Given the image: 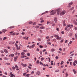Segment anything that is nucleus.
Instances as JSON below:
<instances>
[{
    "instance_id": "1",
    "label": "nucleus",
    "mask_w": 77,
    "mask_h": 77,
    "mask_svg": "<svg viewBox=\"0 0 77 77\" xmlns=\"http://www.w3.org/2000/svg\"><path fill=\"white\" fill-rule=\"evenodd\" d=\"M57 15H59V12H61V9L58 8L55 11L54 10H52L50 12V13H51L50 14V15H54V14L56 13V12H57Z\"/></svg>"
},
{
    "instance_id": "2",
    "label": "nucleus",
    "mask_w": 77,
    "mask_h": 77,
    "mask_svg": "<svg viewBox=\"0 0 77 77\" xmlns=\"http://www.w3.org/2000/svg\"><path fill=\"white\" fill-rule=\"evenodd\" d=\"M66 13V11H63L61 12L60 14V15H63L65 14Z\"/></svg>"
},
{
    "instance_id": "3",
    "label": "nucleus",
    "mask_w": 77,
    "mask_h": 77,
    "mask_svg": "<svg viewBox=\"0 0 77 77\" xmlns=\"http://www.w3.org/2000/svg\"><path fill=\"white\" fill-rule=\"evenodd\" d=\"M10 75H10V77H15V75H14V74H13L12 72H11L10 73Z\"/></svg>"
},
{
    "instance_id": "4",
    "label": "nucleus",
    "mask_w": 77,
    "mask_h": 77,
    "mask_svg": "<svg viewBox=\"0 0 77 77\" xmlns=\"http://www.w3.org/2000/svg\"><path fill=\"white\" fill-rule=\"evenodd\" d=\"M21 65L23 66V67H26L27 66V65L26 64H24L23 63H21Z\"/></svg>"
},
{
    "instance_id": "5",
    "label": "nucleus",
    "mask_w": 77,
    "mask_h": 77,
    "mask_svg": "<svg viewBox=\"0 0 77 77\" xmlns=\"http://www.w3.org/2000/svg\"><path fill=\"white\" fill-rule=\"evenodd\" d=\"M39 63V64L42 65L43 66H46V65H45V64H43V63H42L41 61Z\"/></svg>"
},
{
    "instance_id": "6",
    "label": "nucleus",
    "mask_w": 77,
    "mask_h": 77,
    "mask_svg": "<svg viewBox=\"0 0 77 77\" xmlns=\"http://www.w3.org/2000/svg\"><path fill=\"white\" fill-rule=\"evenodd\" d=\"M63 26H66V24L65 23V20H64L63 21Z\"/></svg>"
},
{
    "instance_id": "7",
    "label": "nucleus",
    "mask_w": 77,
    "mask_h": 77,
    "mask_svg": "<svg viewBox=\"0 0 77 77\" xmlns=\"http://www.w3.org/2000/svg\"><path fill=\"white\" fill-rule=\"evenodd\" d=\"M18 57L17 56L15 57H14V62H16V61H17V59H18Z\"/></svg>"
},
{
    "instance_id": "8",
    "label": "nucleus",
    "mask_w": 77,
    "mask_h": 77,
    "mask_svg": "<svg viewBox=\"0 0 77 77\" xmlns=\"http://www.w3.org/2000/svg\"><path fill=\"white\" fill-rule=\"evenodd\" d=\"M14 56H15V55H14V54H10L9 55V57H11H11H14Z\"/></svg>"
},
{
    "instance_id": "9",
    "label": "nucleus",
    "mask_w": 77,
    "mask_h": 77,
    "mask_svg": "<svg viewBox=\"0 0 77 77\" xmlns=\"http://www.w3.org/2000/svg\"><path fill=\"white\" fill-rule=\"evenodd\" d=\"M57 17H55L54 19V21L55 22V23H56L57 22Z\"/></svg>"
},
{
    "instance_id": "10",
    "label": "nucleus",
    "mask_w": 77,
    "mask_h": 77,
    "mask_svg": "<svg viewBox=\"0 0 77 77\" xmlns=\"http://www.w3.org/2000/svg\"><path fill=\"white\" fill-rule=\"evenodd\" d=\"M40 72H39V71H37L36 73V75H39L40 74Z\"/></svg>"
},
{
    "instance_id": "11",
    "label": "nucleus",
    "mask_w": 77,
    "mask_h": 77,
    "mask_svg": "<svg viewBox=\"0 0 77 77\" xmlns=\"http://www.w3.org/2000/svg\"><path fill=\"white\" fill-rule=\"evenodd\" d=\"M73 22L74 23V24L76 26H77V23L75 21V20H73Z\"/></svg>"
},
{
    "instance_id": "12",
    "label": "nucleus",
    "mask_w": 77,
    "mask_h": 77,
    "mask_svg": "<svg viewBox=\"0 0 77 77\" xmlns=\"http://www.w3.org/2000/svg\"><path fill=\"white\" fill-rule=\"evenodd\" d=\"M15 27V26H12L8 27V29H13Z\"/></svg>"
},
{
    "instance_id": "13",
    "label": "nucleus",
    "mask_w": 77,
    "mask_h": 77,
    "mask_svg": "<svg viewBox=\"0 0 77 77\" xmlns=\"http://www.w3.org/2000/svg\"><path fill=\"white\" fill-rule=\"evenodd\" d=\"M69 36L70 37L72 36V32L70 33L69 34Z\"/></svg>"
},
{
    "instance_id": "14",
    "label": "nucleus",
    "mask_w": 77,
    "mask_h": 77,
    "mask_svg": "<svg viewBox=\"0 0 77 77\" xmlns=\"http://www.w3.org/2000/svg\"><path fill=\"white\" fill-rule=\"evenodd\" d=\"M4 52H5V53H8V51H7V50L6 49H5L4 50Z\"/></svg>"
},
{
    "instance_id": "15",
    "label": "nucleus",
    "mask_w": 77,
    "mask_h": 77,
    "mask_svg": "<svg viewBox=\"0 0 77 77\" xmlns=\"http://www.w3.org/2000/svg\"><path fill=\"white\" fill-rule=\"evenodd\" d=\"M2 32H6V31H7V30L5 29H2Z\"/></svg>"
},
{
    "instance_id": "16",
    "label": "nucleus",
    "mask_w": 77,
    "mask_h": 77,
    "mask_svg": "<svg viewBox=\"0 0 77 77\" xmlns=\"http://www.w3.org/2000/svg\"><path fill=\"white\" fill-rule=\"evenodd\" d=\"M55 51V49L54 48H52L51 50V51L52 52H53V51Z\"/></svg>"
},
{
    "instance_id": "17",
    "label": "nucleus",
    "mask_w": 77,
    "mask_h": 77,
    "mask_svg": "<svg viewBox=\"0 0 77 77\" xmlns=\"http://www.w3.org/2000/svg\"><path fill=\"white\" fill-rule=\"evenodd\" d=\"M40 29H45V27L44 26H41L40 27Z\"/></svg>"
},
{
    "instance_id": "18",
    "label": "nucleus",
    "mask_w": 77,
    "mask_h": 77,
    "mask_svg": "<svg viewBox=\"0 0 77 77\" xmlns=\"http://www.w3.org/2000/svg\"><path fill=\"white\" fill-rule=\"evenodd\" d=\"M4 60H8V59H8V58H7L6 57H4Z\"/></svg>"
},
{
    "instance_id": "19",
    "label": "nucleus",
    "mask_w": 77,
    "mask_h": 77,
    "mask_svg": "<svg viewBox=\"0 0 77 77\" xmlns=\"http://www.w3.org/2000/svg\"><path fill=\"white\" fill-rule=\"evenodd\" d=\"M45 58L44 57H42L41 59V60L42 61V62L43 61V60H44Z\"/></svg>"
},
{
    "instance_id": "20",
    "label": "nucleus",
    "mask_w": 77,
    "mask_h": 77,
    "mask_svg": "<svg viewBox=\"0 0 77 77\" xmlns=\"http://www.w3.org/2000/svg\"><path fill=\"white\" fill-rule=\"evenodd\" d=\"M74 9V7H72L69 9V11H72V10H73Z\"/></svg>"
},
{
    "instance_id": "21",
    "label": "nucleus",
    "mask_w": 77,
    "mask_h": 77,
    "mask_svg": "<svg viewBox=\"0 0 77 77\" xmlns=\"http://www.w3.org/2000/svg\"><path fill=\"white\" fill-rule=\"evenodd\" d=\"M7 38H8L7 37H4L3 38V40L4 41H5V39H7Z\"/></svg>"
},
{
    "instance_id": "22",
    "label": "nucleus",
    "mask_w": 77,
    "mask_h": 77,
    "mask_svg": "<svg viewBox=\"0 0 77 77\" xmlns=\"http://www.w3.org/2000/svg\"><path fill=\"white\" fill-rule=\"evenodd\" d=\"M25 54V53H24V52H22L21 53V54L22 55V56H23L24 54Z\"/></svg>"
},
{
    "instance_id": "23",
    "label": "nucleus",
    "mask_w": 77,
    "mask_h": 77,
    "mask_svg": "<svg viewBox=\"0 0 77 77\" xmlns=\"http://www.w3.org/2000/svg\"><path fill=\"white\" fill-rule=\"evenodd\" d=\"M40 62H39V60H37L36 61V63L37 64L38 63H39Z\"/></svg>"
},
{
    "instance_id": "24",
    "label": "nucleus",
    "mask_w": 77,
    "mask_h": 77,
    "mask_svg": "<svg viewBox=\"0 0 77 77\" xmlns=\"http://www.w3.org/2000/svg\"><path fill=\"white\" fill-rule=\"evenodd\" d=\"M26 55H27L28 56H29L30 55V54L29 53H28L26 54Z\"/></svg>"
},
{
    "instance_id": "25",
    "label": "nucleus",
    "mask_w": 77,
    "mask_h": 77,
    "mask_svg": "<svg viewBox=\"0 0 77 77\" xmlns=\"http://www.w3.org/2000/svg\"><path fill=\"white\" fill-rule=\"evenodd\" d=\"M67 26L68 27H71V24H69V25H67Z\"/></svg>"
},
{
    "instance_id": "26",
    "label": "nucleus",
    "mask_w": 77,
    "mask_h": 77,
    "mask_svg": "<svg viewBox=\"0 0 77 77\" xmlns=\"http://www.w3.org/2000/svg\"><path fill=\"white\" fill-rule=\"evenodd\" d=\"M73 4V2H71L69 4V5H72Z\"/></svg>"
},
{
    "instance_id": "27",
    "label": "nucleus",
    "mask_w": 77,
    "mask_h": 77,
    "mask_svg": "<svg viewBox=\"0 0 77 77\" xmlns=\"http://www.w3.org/2000/svg\"><path fill=\"white\" fill-rule=\"evenodd\" d=\"M35 44H34L33 45H32L31 46L32 47V48H33V47H35Z\"/></svg>"
},
{
    "instance_id": "28",
    "label": "nucleus",
    "mask_w": 77,
    "mask_h": 77,
    "mask_svg": "<svg viewBox=\"0 0 77 77\" xmlns=\"http://www.w3.org/2000/svg\"><path fill=\"white\" fill-rule=\"evenodd\" d=\"M39 47L40 48H43V46L41 45H40Z\"/></svg>"
},
{
    "instance_id": "29",
    "label": "nucleus",
    "mask_w": 77,
    "mask_h": 77,
    "mask_svg": "<svg viewBox=\"0 0 77 77\" xmlns=\"http://www.w3.org/2000/svg\"><path fill=\"white\" fill-rule=\"evenodd\" d=\"M39 27V26H36L35 27V29H38Z\"/></svg>"
},
{
    "instance_id": "30",
    "label": "nucleus",
    "mask_w": 77,
    "mask_h": 77,
    "mask_svg": "<svg viewBox=\"0 0 77 77\" xmlns=\"http://www.w3.org/2000/svg\"><path fill=\"white\" fill-rule=\"evenodd\" d=\"M67 29H68V26H66L65 29V30H67Z\"/></svg>"
},
{
    "instance_id": "31",
    "label": "nucleus",
    "mask_w": 77,
    "mask_h": 77,
    "mask_svg": "<svg viewBox=\"0 0 77 77\" xmlns=\"http://www.w3.org/2000/svg\"><path fill=\"white\" fill-rule=\"evenodd\" d=\"M68 75V73L66 72V77Z\"/></svg>"
},
{
    "instance_id": "32",
    "label": "nucleus",
    "mask_w": 77,
    "mask_h": 77,
    "mask_svg": "<svg viewBox=\"0 0 77 77\" xmlns=\"http://www.w3.org/2000/svg\"><path fill=\"white\" fill-rule=\"evenodd\" d=\"M12 69H15V67L14 66H13L12 67Z\"/></svg>"
},
{
    "instance_id": "33",
    "label": "nucleus",
    "mask_w": 77,
    "mask_h": 77,
    "mask_svg": "<svg viewBox=\"0 0 77 77\" xmlns=\"http://www.w3.org/2000/svg\"><path fill=\"white\" fill-rule=\"evenodd\" d=\"M32 23H33V22L32 21H30L29 23V24H31Z\"/></svg>"
},
{
    "instance_id": "34",
    "label": "nucleus",
    "mask_w": 77,
    "mask_h": 77,
    "mask_svg": "<svg viewBox=\"0 0 77 77\" xmlns=\"http://www.w3.org/2000/svg\"><path fill=\"white\" fill-rule=\"evenodd\" d=\"M73 65L74 66H75V65H76V64H75V63L74 62L73 63Z\"/></svg>"
},
{
    "instance_id": "35",
    "label": "nucleus",
    "mask_w": 77,
    "mask_h": 77,
    "mask_svg": "<svg viewBox=\"0 0 77 77\" xmlns=\"http://www.w3.org/2000/svg\"><path fill=\"white\" fill-rule=\"evenodd\" d=\"M40 54L42 56V51H40Z\"/></svg>"
},
{
    "instance_id": "36",
    "label": "nucleus",
    "mask_w": 77,
    "mask_h": 77,
    "mask_svg": "<svg viewBox=\"0 0 77 77\" xmlns=\"http://www.w3.org/2000/svg\"><path fill=\"white\" fill-rule=\"evenodd\" d=\"M55 71L56 72H59L60 70H55Z\"/></svg>"
},
{
    "instance_id": "37",
    "label": "nucleus",
    "mask_w": 77,
    "mask_h": 77,
    "mask_svg": "<svg viewBox=\"0 0 77 77\" xmlns=\"http://www.w3.org/2000/svg\"><path fill=\"white\" fill-rule=\"evenodd\" d=\"M5 64H6V65H10V64L9 63H5Z\"/></svg>"
},
{
    "instance_id": "38",
    "label": "nucleus",
    "mask_w": 77,
    "mask_h": 77,
    "mask_svg": "<svg viewBox=\"0 0 77 77\" xmlns=\"http://www.w3.org/2000/svg\"><path fill=\"white\" fill-rule=\"evenodd\" d=\"M29 75H30V74H27L26 75V76H27V77H29Z\"/></svg>"
},
{
    "instance_id": "39",
    "label": "nucleus",
    "mask_w": 77,
    "mask_h": 77,
    "mask_svg": "<svg viewBox=\"0 0 77 77\" xmlns=\"http://www.w3.org/2000/svg\"><path fill=\"white\" fill-rule=\"evenodd\" d=\"M45 14H47V13H48V11H46L45 12Z\"/></svg>"
},
{
    "instance_id": "40",
    "label": "nucleus",
    "mask_w": 77,
    "mask_h": 77,
    "mask_svg": "<svg viewBox=\"0 0 77 77\" xmlns=\"http://www.w3.org/2000/svg\"><path fill=\"white\" fill-rule=\"evenodd\" d=\"M45 51H46V49H44V50H43L42 51V52H43V53H44V52H45Z\"/></svg>"
},
{
    "instance_id": "41",
    "label": "nucleus",
    "mask_w": 77,
    "mask_h": 77,
    "mask_svg": "<svg viewBox=\"0 0 77 77\" xmlns=\"http://www.w3.org/2000/svg\"><path fill=\"white\" fill-rule=\"evenodd\" d=\"M70 30V29L68 28L66 30V32H68V31H69Z\"/></svg>"
},
{
    "instance_id": "42",
    "label": "nucleus",
    "mask_w": 77,
    "mask_h": 77,
    "mask_svg": "<svg viewBox=\"0 0 77 77\" xmlns=\"http://www.w3.org/2000/svg\"><path fill=\"white\" fill-rule=\"evenodd\" d=\"M12 44V42L11 41L9 43V44Z\"/></svg>"
},
{
    "instance_id": "43",
    "label": "nucleus",
    "mask_w": 77,
    "mask_h": 77,
    "mask_svg": "<svg viewBox=\"0 0 77 77\" xmlns=\"http://www.w3.org/2000/svg\"><path fill=\"white\" fill-rule=\"evenodd\" d=\"M63 42V40H61L60 41V43H62V42Z\"/></svg>"
},
{
    "instance_id": "44",
    "label": "nucleus",
    "mask_w": 77,
    "mask_h": 77,
    "mask_svg": "<svg viewBox=\"0 0 77 77\" xmlns=\"http://www.w3.org/2000/svg\"><path fill=\"white\" fill-rule=\"evenodd\" d=\"M46 38L47 39H49V38H50V37H49V36H46Z\"/></svg>"
},
{
    "instance_id": "45",
    "label": "nucleus",
    "mask_w": 77,
    "mask_h": 77,
    "mask_svg": "<svg viewBox=\"0 0 77 77\" xmlns=\"http://www.w3.org/2000/svg\"><path fill=\"white\" fill-rule=\"evenodd\" d=\"M15 68L16 69L18 68V66L17 65L15 66Z\"/></svg>"
},
{
    "instance_id": "46",
    "label": "nucleus",
    "mask_w": 77,
    "mask_h": 77,
    "mask_svg": "<svg viewBox=\"0 0 77 77\" xmlns=\"http://www.w3.org/2000/svg\"><path fill=\"white\" fill-rule=\"evenodd\" d=\"M74 62H75V63H76V64H77V61L76 60H75L74 61Z\"/></svg>"
},
{
    "instance_id": "47",
    "label": "nucleus",
    "mask_w": 77,
    "mask_h": 77,
    "mask_svg": "<svg viewBox=\"0 0 77 77\" xmlns=\"http://www.w3.org/2000/svg\"><path fill=\"white\" fill-rule=\"evenodd\" d=\"M75 37L76 39H77V35L76 34H75Z\"/></svg>"
},
{
    "instance_id": "48",
    "label": "nucleus",
    "mask_w": 77,
    "mask_h": 77,
    "mask_svg": "<svg viewBox=\"0 0 77 77\" xmlns=\"http://www.w3.org/2000/svg\"><path fill=\"white\" fill-rule=\"evenodd\" d=\"M61 33L62 34H64V33H65L64 31H62Z\"/></svg>"
},
{
    "instance_id": "49",
    "label": "nucleus",
    "mask_w": 77,
    "mask_h": 77,
    "mask_svg": "<svg viewBox=\"0 0 77 77\" xmlns=\"http://www.w3.org/2000/svg\"><path fill=\"white\" fill-rule=\"evenodd\" d=\"M38 40L39 41H41V38H38Z\"/></svg>"
},
{
    "instance_id": "50",
    "label": "nucleus",
    "mask_w": 77,
    "mask_h": 77,
    "mask_svg": "<svg viewBox=\"0 0 77 77\" xmlns=\"http://www.w3.org/2000/svg\"><path fill=\"white\" fill-rule=\"evenodd\" d=\"M23 39H26V40H27V38L26 37H23Z\"/></svg>"
},
{
    "instance_id": "51",
    "label": "nucleus",
    "mask_w": 77,
    "mask_h": 77,
    "mask_svg": "<svg viewBox=\"0 0 77 77\" xmlns=\"http://www.w3.org/2000/svg\"><path fill=\"white\" fill-rule=\"evenodd\" d=\"M56 30L57 31H59V28H57L56 29Z\"/></svg>"
},
{
    "instance_id": "52",
    "label": "nucleus",
    "mask_w": 77,
    "mask_h": 77,
    "mask_svg": "<svg viewBox=\"0 0 77 77\" xmlns=\"http://www.w3.org/2000/svg\"><path fill=\"white\" fill-rule=\"evenodd\" d=\"M56 25V24L55 23H53L52 25V26L53 27V26H54Z\"/></svg>"
},
{
    "instance_id": "53",
    "label": "nucleus",
    "mask_w": 77,
    "mask_h": 77,
    "mask_svg": "<svg viewBox=\"0 0 77 77\" xmlns=\"http://www.w3.org/2000/svg\"><path fill=\"white\" fill-rule=\"evenodd\" d=\"M44 20H41V21H40V23H44Z\"/></svg>"
},
{
    "instance_id": "54",
    "label": "nucleus",
    "mask_w": 77,
    "mask_h": 77,
    "mask_svg": "<svg viewBox=\"0 0 77 77\" xmlns=\"http://www.w3.org/2000/svg\"><path fill=\"white\" fill-rule=\"evenodd\" d=\"M58 40L59 39V36H58L57 37V38H56Z\"/></svg>"
},
{
    "instance_id": "55",
    "label": "nucleus",
    "mask_w": 77,
    "mask_h": 77,
    "mask_svg": "<svg viewBox=\"0 0 77 77\" xmlns=\"http://www.w3.org/2000/svg\"><path fill=\"white\" fill-rule=\"evenodd\" d=\"M22 35H24L25 34V33H24V32H23L22 33H21Z\"/></svg>"
},
{
    "instance_id": "56",
    "label": "nucleus",
    "mask_w": 77,
    "mask_h": 77,
    "mask_svg": "<svg viewBox=\"0 0 77 77\" xmlns=\"http://www.w3.org/2000/svg\"><path fill=\"white\" fill-rule=\"evenodd\" d=\"M20 48H18V47L17 48V50H20Z\"/></svg>"
},
{
    "instance_id": "57",
    "label": "nucleus",
    "mask_w": 77,
    "mask_h": 77,
    "mask_svg": "<svg viewBox=\"0 0 77 77\" xmlns=\"http://www.w3.org/2000/svg\"><path fill=\"white\" fill-rule=\"evenodd\" d=\"M19 34H20V33H16V34H15V35H16V36L17 35H19Z\"/></svg>"
},
{
    "instance_id": "58",
    "label": "nucleus",
    "mask_w": 77,
    "mask_h": 77,
    "mask_svg": "<svg viewBox=\"0 0 77 77\" xmlns=\"http://www.w3.org/2000/svg\"><path fill=\"white\" fill-rule=\"evenodd\" d=\"M12 35H15V32H14V33H13L12 34Z\"/></svg>"
},
{
    "instance_id": "59",
    "label": "nucleus",
    "mask_w": 77,
    "mask_h": 77,
    "mask_svg": "<svg viewBox=\"0 0 77 77\" xmlns=\"http://www.w3.org/2000/svg\"><path fill=\"white\" fill-rule=\"evenodd\" d=\"M36 22H34L33 24L32 25H36Z\"/></svg>"
},
{
    "instance_id": "60",
    "label": "nucleus",
    "mask_w": 77,
    "mask_h": 77,
    "mask_svg": "<svg viewBox=\"0 0 77 77\" xmlns=\"http://www.w3.org/2000/svg\"><path fill=\"white\" fill-rule=\"evenodd\" d=\"M58 36V35H56L54 36L55 38H57Z\"/></svg>"
},
{
    "instance_id": "61",
    "label": "nucleus",
    "mask_w": 77,
    "mask_h": 77,
    "mask_svg": "<svg viewBox=\"0 0 77 77\" xmlns=\"http://www.w3.org/2000/svg\"><path fill=\"white\" fill-rule=\"evenodd\" d=\"M55 58L56 59H59V57H58V56H56L55 57Z\"/></svg>"
},
{
    "instance_id": "62",
    "label": "nucleus",
    "mask_w": 77,
    "mask_h": 77,
    "mask_svg": "<svg viewBox=\"0 0 77 77\" xmlns=\"http://www.w3.org/2000/svg\"><path fill=\"white\" fill-rule=\"evenodd\" d=\"M50 41V39H49L48 40H47V42H49Z\"/></svg>"
},
{
    "instance_id": "63",
    "label": "nucleus",
    "mask_w": 77,
    "mask_h": 77,
    "mask_svg": "<svg viewBox=\"0 0 77 77\" xmlns=\"http://www.w3.org/2000/svg\"><path fill=\"white\" fill-rule=\"evenodd\" d=\"M74 17H77V15H75L74 16Z\"/></svg>"
},
{
    "instance_id": "64",
    "label": "nucleus",
    "mask_w": 77,
    "mask_h": 77,
    "mask_svg": "<svg viewBox=\"0 0 77 77\" xmlns=\"http://www.w3.org/2000/svg\"><path fill=\"white\" fill-rule=\"evenodd\" d=\"M0 51L1 53H4V52L3 51Z\"/></svg>"
}]
</instances>
